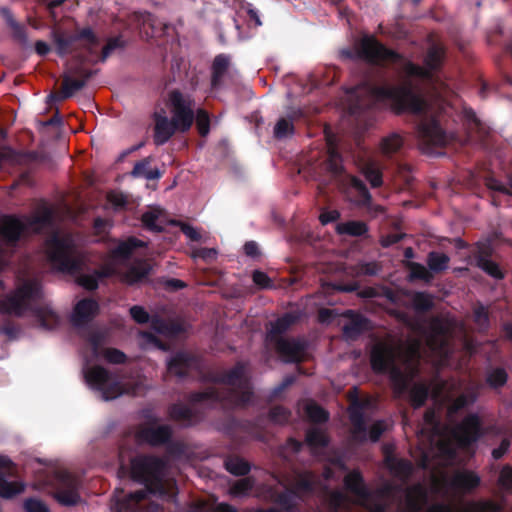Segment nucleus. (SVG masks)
Wrapping results in <instances>:
<instances>
[{
    "instance_id": "nucleus-33",
    "label": "nucleus",
    "mask_w": 512,
    "mask_h": 512,
    "mask_svg": "<svg viewBox=\"0 0 512 512\" xmlns=\"http://www.w3.org/2000/svg\"><path fill=\"white\" fill-rule=\"evenodd\" d=\"M229 66L230 57L228 55L219 54L214 58L211 66V85L213 88H216L221 84Z\"/></svg>"
},
{
    "instance_id": "nucleus-2",
    "label": "nucleus",
    "mask_w": 512,
    "mask_h": 512,
    "mask_svg": "<svg viewBox=\"0 0 512 512\" xmlns=\"http://www.w3.org/2000/svg\"><path fill=\"white\" fill-rule=\"evenodd\" d=\"M353 95L355 103L351 106L352 114H360L378 102L388 101L397 115L408 112L422 116L416 126V133L423 149L446 144L445 131L435 116L426 115L427 102L410 80L399 85H374L366 82L355 88Z\"/></svg>"
},
{
    "instance_id": "nucleus-17",
    "label": "nucleus",
    "mask_w": 512,
    "mask_h": 512,
    "mask_svg": "<svg viewBox=\"0 0 512 512\" xmlns=\"http://www.w3.org/2000/svg\"><path fill=\"white\" fill-rule=\"evenodd\" d=\"M26 230L27 225L15 215H5L0 221V236L8 245L15 246Z\"/></svg>"
},
{
    "instance_id": "nucleus-53",
    "label": "nucleus",
    "mask_w": 512,
    "mask_h": 512,
    "mask_svg": "<svg viewBox=\"0 0 512 512\" xmlns=\"http://www.w3.org/2000/svg\"><path fill=\"white\" fill-rule=\"evenodd\" d=\"M466 512H505L503 507L491 500L473 501L468 504Z\"/></svg>"
},
{
    "instance_id": "nucleus-47",
    "label": "nucleus",
    "mask_w": 512,
    "mask_h": 512,
    "mask_svg": "<svg viewBox=\"0 0 512 512\" xmlns=\"http://www.w3.org/2000/svg\"><path fill=\"white\" fill-rule=\"evenodd\" d=\"M337 231L339 234H347L350 236L359 237L365 235L368 232V226L362 221H348L339 224Z\"/></svg>"
},
{
    "instance_id": "nucleus-16",
    "label": "nucleus",
    "mask_w": 512,
    "mask_h": 512,
    "mask_svg": "<svg viewBox=\"0 0 512 512\" xmlns=\"http://www.w3.org/2000/svg\"><path fill=\"white\" fill-rule=\"evenodd\" d=\"M100 311L99 304L92 298L79 300L74 306L71 316V323L76 328H83L88 325Z\"/></svg>"
},
{
    "instance_id": "nucleus-54",
    "label": "nucleus",
    "mask_w": 512,
    "mask_h": 512,
    "mask_svg": "<svg viewBox=\"0 0 512 512\" xmlns=\"http://www.w3.org/2000/svg\"><path fill=\"white\" fill-rule=\"evenodd\" d=\"M315 477L312 472L299 473L295 479V492L311 493L314 491Z\"/></svg>"
},
{
    "instance_id": "nucleus-19",
    "label": "nucleus",
    "mask_w": 512,
    "mask_h": 512,
    "mask_svg": "<svg viewBox=\"0 0 512 512\" xmlns=\"http://www.w3.org/2000/svg\"><path fill=\"white\" fill-rule=\"evenodd\" d=\"M299 316L294 312H286L275 321L270 322V328L267 332V339L270 343H275L276 339H285L282 337L297 321Z\"/></svg>"
},
{
    "instance_id": "nucleus-28",
    "label": "nucleus",
    "mask_w": 512,
    "mask_h": 512,
    "mask_svg": "<svg viewBox=\"0 0 512 512\" xmlns=\"http://www.w3.org/2000/svg\"><path fill=\"white\" fill-rule=\"evenodd\" d=\"M344 486L350 493L360 499L367 500L370 497V492L365 485L364 478L358 470H353L345 476Z\"/></svg>"
},
{
    "instance_id": "nucleus-55",
    "label": "nucleus",
    "mask_w": 512,
    "mask_h": 512,
    "mask_svg": "<svg viewBox=\"0 0 512 512\" xmlns=\"http://www.w3.org/2000/svg\"><path fill=\"white\" fill-rule=\"evenodd\" d=\"M350 185L357 191L360 203L368 206L372 202V196L366 186V184L358 177L349 175Z\"/></svg>"
},
{
    "instance_id": "nucleus-9",
    "label": "nucleus",
    "mask_w": 512,
    "mask_h": 512,
    "mask_svg": "<svg viewBox=\"0 0 512 512\" xmlns=\"http://www.w3.org/2000/svg\"><path fill=\"white\" fill-rule=\"evenodd\" d=\"M87 383L101 393L103 400H113L124 394L122 384L113 379L111 373L102 366H94L85 373Z\"/></svg>"
},
{
    "instance_id": "nucleus-12",
    "label": "nucleus",
    "mask_w": 512,
    "mask_h": 512,
    "mask_svg": "<svg viewBox=\"0 0 512 512\" xmlns=\"http://www.w3.org/2000/svg\"><path fill=\"white\" fill-rule=\"evenodd\" d=\"M485 434L486 431L483 428L482 420L476 413L466 415L454 432L458 444L463 448L476 443Z\"/></svg>"
},
{
    "instance_id": "nucleus-58",
    "label": "nucleus",
    "mask_w": 512,
    "mask_h": 512,
    "mask_svg": "<svg viewBox=\"0 0 512 512\" xmlns=\"http://www.w3.org/2000/svg\"><path fill=\"white\" fill-rule=\"evenodd\" d=\"M196 127L202 137H206L210 132V115L205 109H198L195 113Z\"/></svg>"
},
{
    "instance_id": "nucleus-40",
    "label": "nucleus",
    "mask_w": 512,
    "mask_h": 512,
    "mask_svg": "<svg viewBox=\"0 0 512 512\" xmlns=\"http://www.w3.org/2000/svg\"><path fill=\"white\" fill-rule=\"evenodd\" d=\"M361 174L372 188H379L383 184V173L374 162H366L361 166Z\"/></svg>"
},
{
    "instance_id": "nucleus-42",
    "label": "nucleus",
    "mask_w": 512,
    "mask_h": 512,
    "mask_svg": "<svg viewBox=\"0 0 512 512\" xmlns=\"http://www.w3.org/2000/svg\"><path fill=\"white\" fill-rule=\"evenodd\" d=\"M78 41H84V50L90 55H95L97 47L100 44V39L90 27H84L78 31Z\"/></svg>"
},
{
    "instance_id": "nucleus-8",
    "label": "nucleus",
    "mask_w": 512,
    "mask_h": 512,
    "mask_svg": "<svg viewBox=\"0 0 512 512\" xmlns=\"http://www.w3.org/2000/svg\"><path fill=\"white\" fill-rule=\"evenodd\" d=\"M368 402L354 398L349 407V420L351 423V438L354 442L364 443L369 439L371 442H378L386 431L384 420L374 422L367 430L364 410Z\"/></svg>"
},
{
    "instance_id": "nucleus-7",
    "label": "nucleus",
    "mask_w": 512,
    "mask_h": 512,
    "mask_svg": "<svg viewBox=\"0 0 512 512\" xmlns=\"http://www.w3.org/2000/svg\"><path fill=\"white\" fill-rule=\"evenodd\" d=\"M42 298V285L37 279L25 280L16 289L0 299V313L22 317L32 304Z\"/></svg>"
},
{
    "instance_id": "nucleus-10",
    "label": "nucleus",
    "mask_w": 512,
    "mask_h": 512,
    "mask_svg": "<svg viewBox=\"0 0 512 512\" xmlns=\"http://www.w3.org/2000/svg\"><path fill=\"white\" fill-rule=\"evenodd\" d=\"M169 102L172 113L171 121L178 128V132H188L195 119L194 101L190 97H185L179 90H172L169 93Z\"/></svg>"
},
{
    "instance_id": "nucleus-5",
    "label": "nucleus",
    "mask_w": 512,
    "mask_h": 512,
    "mask_svg": "<svg viewBox=\"0 0 512 512\" xmlns=\"http://www.w3.org/2000/svg\"><path fill=\"white\" fill-rule=\"evenodd\" d=\"M49 262L57 271L76 274L82 270L83 258L69 234L53 232L45 241Z\"/></svg>"
},
{
    "instance_id": "nucleus-43",
    "label": "nucleus",
    "mask_w": 512,
    "mask_h": 512,
    "mask_svg": "<svg viewBox=\"0 0 512 512\" xmlns=\"http://www.w3.org/2000/svg\"><path fill=\"white\" fill-rule=\"evenodd\" d=\"M429 386L425 383L414 384L409 391V398L414 408L422 407L429 397Z\"/></svg>"
},
{
    "instance_id": "nucleus-13",
    "label": "nucleus",
    "mask_w": 512,
    "mask_h": 512,
    "mask_svg": "<svg viewBox=\"0 0 512 512\" xmlns=\"http://www.w3.org/2000/svg\"><path fill=\"white\" fill-rule=\"evenodd\" d=\"M58 487L55 492L56 500L63 506H75L80 500L78 489L79 479L68 471H61L57 474Z\"/></svg>"
},
{
    "instance_id": "nucleus-62",
    "label": "nucleus",
    "mask_w": 512,
    "mask_h": 512,
    "mask_svg": "<svg viewBox=\"0 0 512 512\" xmlns=\"http://www.w3.org/2000/svg\"><path fill=\"white\" fill-rule=\"evenodd\" d=\"M498 484L503 490L512 492V467L510 465H504L501 469Z\"/></svg>"
},
{
    "instance_id": "nucleus-50",
    "label": "nucleus",
    "mask_w": 512,
    "mask_h": 512,
    "mask_svg": "<svg viewBox=\"0 0 512 512\" xmlns=\"http://www.w3.org/2000/svg\"><path fill=\"white\" fill-rule=\"evenodd\" d=\"M404 140L398 133H392L382 139L381 150L385 155L397 153L403 146Z\"/></svg>"
},
{
    "instance_id": "nucleus-11",
    "label": "nucleus",
    "mask_w": 512,
    "mask_h": 512,
    "mask_svg": "<svg viewBox=\"0 0 512 512\" xmlns=\"http://www.w3.org/2000/svg\"><path fill=\"white\" fill-rule=\"evenodd\" d=\"M273 345L285 363L300 364L307 360L309 343L304 338L276 339Z\"/></svg>"
},
{
    "instance_id": "nucleus-36",
    "label": "nucleus",
    "mask_w": 512,
    "mask_h": 512,
    "mask_svg": "<svg viewBox=\"0 0 512 512\" xmlns=\"http://www.w3.org/2000/svg\"><path fill=\"white\" fill-rule=\"evenodd\" d=\"M426 263L432 274H439L448 269L450 257L442 252L430 251L427 254Z\"/></svg>"
},
{
    "instance_id": "nucleus-23",
    "label": "nucleus",
    "mask_w": 512,
    "mask_h": 512,
    "mask_svg": "<svg viewBox=\"0 0 512 512\" xmlns=\"http://www.w3.org/2000/svg\"><path fill=\"white\" fill-rule=\"evenodd\" d=\"M479 396L478 388L470 386L465 389L463 393L452 399L447 407V415L453 417L458 414L461 410L473 405Z\"/></svg>"
},
{
    "instance_id": "nucleus-29",
    "label": "nucleus",
    "mask_w": 512,
    "mask_h": 512,
    "mask_svg": "<svg viewBox=\"0 0 512 512\" xmlns=\"http://www.w3.org/2000/svg\"><path fill=\"white\" fill-rule=\"evenodd\" d=\"M51 38L58 56L64 57L72 52V46L78 41V32L68 35L59 29H53Z\"/></svg>"
},
{
    "instance_id": "nucleus-41",
    "label": "nucleus",
    "mask_w": 512,
    "mask_h": 512,
    "mask_svg": "<svg viewBox=\"0 0 512 512\" xmlns=\"http://www.w3.org/2000/svg\"><path fill=\"white\" fill-rule=\"evenodd\" d=\"M225 469L235 476H245L250 470V464L238 456H229L224 461Z\"/></svg>"
},
{
    "instance_id": "nucleus-56",
    "label": "nucleus",
    "mask_w": 512,
    "mask_h": 512,
    "mask_svg": "<svg viewBox=\"0 0 512 512\" xmlns=\"http://www.w3.org/2000/svg\"><path fill=\"white\" fill-rule=\"evenodd\" d=\"M254 480L251 477H245L236 481L230 488V494L234 497L246 496L254 487Z\"/></svg>"
},
{
    "instance_id": "nucleus-32",
    "label": "nucleus",
    "mask_w": 512,
    "mask_h": 512,
    "mask_svg": "<svg viewBox=\"0 0 512 512\" xmlns=\"http://www.w3.org/2000/svg\"><path fill=\"white\" fill-rule=\"evenodd\" d=\"M1 14L11 30L12 38L14 41L19 43L21 46H27L28 36L26 26L17 22L8 8H2Z\"/></svg>"
},
{
    "instance_id": "nucleus-44",
    "label": "nucleus",
    "mask_w": 512,
    "mask_h": 512,
    "mask_svg": "<svg viewBox=\"0 0 512 512\" xmlns=\"http://www.w3.org/2000/svg\"><path fill=\"white\" fill-rule=\"evenodd\" d=\"M406 267L409 270V280H421L425 283H430L434 279V275L423 264L418 262H408Z\"/></svg>"
},
{
    "instance_id": "nucleus-38",
    "label": "nucleus",
    "mask_w": 512,
    "mask_h": 512,
    "mask_svg": "<svg viewBox=\"0 0 512 512\" xmlns=\"http://www.w3.org/2000/svg\"><path fill=\"white\" fill-rule=\"evenodd\" d=\"M145 243L136 237H130L120 242L112 251L115 258L129 259L137 248L144 247Z\"/></svg>"
},
{
    "instance_id": "nucleus-45",
    "label": "nucleus",
    "mask_w": 512,
    "mask_h": 512,
    "mask_svg": "<svg viewBox=\"0 0 512 512\" xmlns=\"http://www.w3.org/2000/svg\"><path fill=\"white\" fill-rule=\"evenodd\" d=\"M126 46L127 41L124 39L123 35L119 34L117 36L109 37L101 50L98 60L100 62H105L115 50L124 49Z\"/></svg>"
},
{
    "instance_id": "nucleus-15",
    "label": "nucleus",
    "mask_w": 512,
    "mask_h": 512,
    "mask_svg": "<svg viewBox=\"0 0 512 512\" xmlns=\"http://www.w3.org/2000/svg\"><path fill=\"white\" fill-rule=\"evenodd\" d=\"M493 249L490 244L480 243L474 252L475 265L484 273L495 279H503L504 272L499 264L491 259Z\"/></svg>"
},
{
    "instance_id": "nucleus-64",
    "label": "nucleus",
    "mask_w": 512,
    "mask_h": 512,
    "mask_svg": "<svg viewBox=\"0 0 512 512\" xmlns=\"http://www.w3.org/2000/svg\"><path fill=\"white\" fill-rule=\"evenodd\" d=\"M24 509L26 512H50L48 506L43 501L36 498L26 499Z\"/></svg>"
},
{
    "instance_id": "nucleus-60",
    "label": "nucleus",
    "mask_w": 512,
    "mask_h": 512,
    "mask_svg": "<svg viewBox=\"0 0 512 512\" xmlns=\"http://www.w3.org/2000/svg\"><path fill=\"white\" fill-rule=\"evenodd\" d=\"M405 72L410 77H417L424 80H432V76L430 75V70L426 69V67H422L413 62H407L405 65Z\"/></svg>"
},
{
    "instance_id": "nucleus-21",
    "label": "nucleus",
    "mask_w": 512,
    "mask_h": 512,
    "mask_svg": "<svg viewBox=\"0 0 512 512\" xmlns=\"http://www.w3.org/2000/svg\"><path fill=\"white\" fill-rule=\"evenodd\" d=\"M172 429L168 425L145 427L139 432V437L151 446L165 445L172 438Z\"/></svg>"
},
{
    "instance_id": "nucleus-24",
    "label": "nucleus",
    "mask_w": 512,
    "mask_h": 512,
    "mask_svg": "<svg viewBox=\"0 0 512 512\" xmlns=\"http://www.w3.org/2000/svg\"><path fill=\"white\" fill-rule=\"evenodd\" d=\"M151 271V265L146 261L140 260L129 266L128 269L121 274V281L132 286L146 280Z\"/></svg>"
},
{
    "instance_id": "nucleus-49",
    "label": "nucleus",
    "mask_w": 512,
    "mask_h": 512,
    "mask_svg": "<svg viewBox=\"0 0 512 512\" xmlns=\"http://www.w3.org/2000/svg\"><path fill=\"white\" fill-rule=\"evenodd\" d=\"M305 413L308 419L317 424L325 423L329 420V413L316 402H310L305 407Z\"/></svg>"
},
{
    "instance_id": "nucleus-4",
    "label": "nucleus",
    "mask_w": 512,
    "mask_h": 512,
    "mask_svg": "<svg viewBox=\"0 0 512 512\" xmlns=\"http://www.w3.org/2000/svg\"><path fill=\"white\" fill-rule=\"evenodd\" d=\"M398 350L388 341L376 342L369 354L371 369L374 373L388 375L393 390L401 395L408 390L409 379L397 364Z\"/></svg>"
},
{
    "instance_id": "nucleus-51",
    "label": "nucleus",
    "mask_w": 512,
    "mask_h": 512,
    "mask_svg": "<svg viewBox=\"0 0 512 512\" xmlns=\"http://www.w3.org/2000/svg\"><path fill=\"white\" fill-rule=\"evenodd\" d=\"M412 305L416 312L427 313L434 307L433 298L426 292H416L412 298Z\"/></svg>"
},
{
    "instance_id": "nucleus-6",
    "label": "nucleus",
    "mask_w": 512,
    "mask_h": 512,
    "mask_svg": "<svg viewBox=\"0 0 512 512\" xmlns=\"http://www.w3.org/2000/svg\"><path fill=\"white\" fill-rule=\"evenodd\" d=\"M341 61L363 60L372 65L383 62L396 63L402 59L401 54L387 48L372 35H364L355 45V48H342L338 52Z\"/></svg>"
},
{
    "instance_id": "nucleus-22",
    "label": "nucleus",
    "mask_w": 512,
    "mask_h": 512,
    "mask_svg": "<svg viewBox=\"0 0 512 512\" xmlns=\"http://www.w3.org/2000/svg\"><path fill=\"white\" fill-rule=\"evenodd\" d=\"M321 168L330 176L331 179L341 177L345 172L343 164V157L338 148L334 145H329L327 151V158L322 162Z\"/></svg>"
},
{
    "instance_id": "nucleus-3",
    "label": "nucleus",
    "mask_w": 512,
    "mask_h": 512,
    "mask_svg": "<svg viewBox=\"0 0 512 512\" xmlns=\"http://www.w3.org/2000/svg\"><path fill=\"white\" fill-rule=\"evenodd\" d=\"M165 466L164 460L157 456L141 454L133 457L130 460V477L145 488L118 500L114 512H156L159 505L146 500L148 494L164 493Z\"/></svg>"
},
{
    "instance_id": "nucleus-48",
    "label": "nucleus",
    "mask_w": 512,
    "mask_h": 512,
    "mask_svg": "<svg viewBox=\"0 0 512 512\" xmlns=\"http://www.w3.org/2000/svg\"><path fill=\"white\" fill-rule=\"evenodd\" d=\"M387 464L390 471L399 477H408L413 470L411 462L406 459L388 457Z\"/></svg>"
},
{
    "instance_id": "nucleus-52",
    "label": "nucleus",
    "mask_w": 512,
    "mask_h": 512,
    "mask_svg": "<svg viewBox=\"0 0 512 512\" xmlns=\"http://www.w3.org/2000/svg\"><path fill=\"white\" fill-rule=\"evenodd\" d=\"M306 443L313 448H325L329 444L328 436L318 428H311L306 432Z\"/></svg>"
},
{
    "instance_id": "nucleus-1",
    "label": "nucleus",
    "mask_w": 512,
    "mask_h": 512,
    "mask_svg": "<svg viewBox=\"0 0 512 512\" xmlns=\"http://www.w3.org/2000/svg\"><path fill=\"white\" fill-rule=\"evenodd\" d=\"M203 359L188 351H177L167 362L168 372L178 378H186L193 374L202 375L207 382L226 385V388L208 387L202 391L192 392L189 400L192 403H210L220 405L225 411L245 409L254 403V389L247 374V366L238 361L229 370L210 371L203 373Z\"/></svg>"
},
{
    "instance_id": "nucleus-63",
    "label": "nucleus",
    "mask_w": 512,
    "mask_h": 512,
    "mask_svg": "<svg viewBox=\"0 0 512 512\" xmlns=\"http://www.w3.org/2000/svg\"><path fill=\"white\" fill-rule=\"evenodd\" d=\"M158 215L152 211H146L142 214L141 221L145 228L153 232H161L163 228L157 224Z\"/></svg>"
},
{
    "instance_id": "nucleus-59",
    "label": "nucleus",
    "mask_w": 512,
    "mask_h": 512,
    "mask_svg": "<svg viewBox=\"0 0 512 512\" xmlns=\"http://www.w3.org/2000/svg\"><path fill=\"white\" fill-rule=\"evenodd\" d=\"M270 421L276 424H285L289 422L291 411L284 406H273L268 413Z\"/></svg>"
},
{
    "instance_id": "nucleus-57",
    "label": "nucleus",
    "mask_w": 512,
    "mask_h": 512,
    "mask_svg": "<svg viewBox=\"0 0 512 512\" xmlns=\"http://www.w3.org/2000/svg\"><path fill=\"white\" fill-rule=\"evenodd\" d=\"M473 321L480 332H486L488 330L490 324L489 314L482 304H479L474 308Z\"/></svg>"
},
{
    "instance_id": "nucleus-39",
    "label": "nucleus",
    "mask_w": 512,
    "mask_h": 512,
    "mask_svg": "<svg viewBox=\"0 0 512 512\" xmlns=\"http://www.w3.org/2000/svg\"><path fill=\"white\" fill-rule=\"evenodd\" d=\"M150 162V157H146L141 161L136 162L133 167V170L131 171V176L135 178L144 177L147 180L159 179L161 177V172L157 168L151 169L149 167Z\"/></svg>"
},
{
    "instance_id": "nucleus-46",
    "label": "nucleus",
    "mask_w": 512,
    "mask_h": 512,
    "mask_svg": "<svg viewBox=\"0 0 512 512\" xmlns=\"http://www.w3.org/2000/svg\"><path fill=\"white\" fill-rule=\"evenodd\" d=\"M508 380V374L504 368L496 367L489 370L486 374V384L491 389H500L506 385Z\"/></svg>"
},
{
    "instance_id": "nucleus-14",
    "label": "nucleus",
    "mask_w": 512,
    "mask_h": 512,
    "mask_svg": "<svg viewBox=\"0 0 512 512\" xmlns=\"http://www.w3.org/2000/svg\"><path fill=\"white\" fill-rule=\"evenodd\" d=\"M14 469V463L8 457L0 455V497L3 499H12L25 489L24 483L8 480L13 476Z\"/></svg>"
},
{
    "instance_id": "nucleus-27",
    "label": "nucleus",
    "mask_w": 512,
    "mask_h": 512,
    "mask_svg": "<svg viewBox=\"0 0 512 512\" xmlns=\"http://www.w3.org/2000/svg\"><path fill=\"white\" fill-rule=\"evenodd\" d=\"M446 48L442 44L433 43L427 50L424 58L426 69L430 70V75L434 77V73L438 72L445 61Z\"/></svg>"
},
{
    "instance_id": "nucleus-25",
    "label": "nucleus",
    "mask_w": 512,
    "mask_h": 512,
    "mask_svg": "<svg viewBox=\"0 0 512 512\" xmlns=\"http://www.w3.org/2000/svg\"><path fill=\"white\" fill-rule=\"evenodd\" d=\"M303 117L301 109H291L285 117H281L274 127V137L283 139L295 133L294 121Z\"/></svg>"
},
{
    "instance_id": "nucleus-20",
    "label": "nucleus",
    "mask_w": 512,
    "mask_h": 512,
    "mask_svg": "<svg viewBox=\"0 0 512 512\" xmlns=\"http://www.w3.org/2000/svg\"><path fill=\"white\" fill-rule=\"evenodd\" d=\"M169 417L184 427L196 425L200 418L198 413L183 403H174L168 408Z\"/></svg>"
},
{
    "instance_id": "nucleus-26",
    "label": "nucleus",
    "mask_w": 512,
    "mask_h": 512,
    "mask_svg": "<svg viewBox=\"0 0 512 512\" xmlns=\"http://www.w3.org/2000/svg\"><path fill=\"white\" fill-rule=\"evenodd\" d=\"M345 316L350 321L343 326V335L348 339L355 340L366 330L368 320L353 310H347Z\"/></svg>"
},
{
    "instance_id": "nucleus-37",
    "label": "nucleus",
    "mask_w": 512,
    "mask_h": 512,
    "mask_svg": "<svg viewBox=\"0 0 512 512\" xmlns=\"http://www.w3.org/2000/svg\"><path fill=\"white\" fill-rule=\"evenodd\" d=\"M463 118L467 124L468 129L472 133H475L480 139H484L487 136V127L477 117L475 111L472 108H464Z\"/></svg>"
},
{
    "instance_id": "nucleus-30",
    "label": "nucleus",
    "mask_w": 512,
    "mask_h": 512,
    "mask_svg": "<svg viewBox=\"0 0 512 512\" xmlns=\"http://www.w3.org/2000/svg\"><path fill=\"white\" fill-rule=\"evenodd\" d=\"M480 477L472 471H460L451 479V486L462 492H470L480 485Z\"/></svg>"
},
{
    "instance_id": "nucleus-31",
    "label": "nucleus",
    "mask_w": 512,
    "mask_h": 512,
    "mask_svg": "<svg viewBox=\"0 0 512 512\" xmlns=\"http://www.w3.org/2000/svg\"><path fill=\"white\" fill-rule=\"evenodd\" d=\"M84 81L72 78L69 75H64L62 79V87L59 92H55L49 95L51 100L61 102L68 98H71L77 91L84 88Z\"/></svg>"
},
{
    "instance_id": "nucleus-35",
    "label": "nucleus",
    "mask_w": 512,
    "mask_h": 512,
    "mask_svg": "<svg viewBox=\"0 0 512 512\" xmlns=\"http://www.w3.org/2000/svg\"><path fill=\"white\" fill-rule=\"evenodd\" d=\"M271 501L281 508V512H295L296 508V492L287 490L283 492L272 491Z\"/></svg>"
},
{
    "instance_id": "nucleus-34",
    "label": "nucleus",
    "mask_w": 512,
    "mask_h": 512,
    "mask_svg": "<svg viewBox=\"0 0 512 512\" xmlns=\"http://www.w3.org/2000/svg\"><path fill=\"white\" fill-rule=\"evenodd\" d=\"M110 276V270L107 268L95 269L92 273H82L77 277V283L86 290H96L99 280Z\"/></svg>"
},
{
    "instance_id": "nucleus-18",
    "label": "nucleus",
    "mask_w": 512,
    "mask_h": 512,
    "mask_svg": "<svg viewBox=\"0 0 512 512\" xmlns=\"http://www.w3.org/2000/svg\"><path fill=\"white\" fill-rule=\"evenodd\" d=\"M154 121L153 141L157 146L164 145L176 132H178V128L175 124L165 115L155 113Z\"/></svg>"
},
{
    "instance_id": "nucleus-61",
    "label": "nucleus",
    "mask_w": 512,
    "mask_h": 512,
    "mask_svg": "<svg viewBox=\"0 0 512 512\" xmlns=\"http://www.w3.org/2000/svg\"><path fill=\"white\" fill-rule=\"evenodd\" d=\"M136 19L143 29L147 27L151 29V36L154 35L155 30L161 23L158 22L157 18L150 12H141L136 15Z\"/></svg>"
}]
</instances>
